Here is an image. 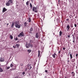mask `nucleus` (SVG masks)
I'll return each mask as SVG.
<instances>
[{"mask_svg":"<svg viewBox=\"0 0 78 78\" xmlns=\"http://www.w3.org/2000/svg\"><path fill=\"white\" fill-rule=\"evenodd\" d=\"M15 26L16 28H20V26L21 25H19V21H16V22L15 23Z\"/></svg>","mask_w":78,"mask_h":78,"instance_id":"f257e3e1","label":"nucleus"},{"mask_svg":"<svg viewBox=\"0 0 78 78\" xmlns=\"http://www.w3.org/2000/svg\"><path fill=\"white\" fill-rule=\"evenodd\" d=\"M13 3V1L12 0H9L8 2L6 3V6H9L12 3Z\"/></svg>","mask_w":78,"mask_h":78,"instance_id":"f03ea898","label":"nucleus"},{"mask_svg":"<svg viewBox=\"0 0 78 78\" xmlns=\"http://www.w3.org/2000/svg\"><path fill=\"white\" fill-rule=\"evenodd\" d=\"M24 36V33H23V31L21 33H20V34L18 35V37H23Z\"/></svg>","mask_w":78,"mask_h":78,"instance_id":"7ed1b4c3","label":"nucleus"},{"mask_svg":"<svg viewBox=\"0 0 78 78\" xmlns=\"http://www.w3.org/2000/svg\"><path fill=\"white\" fill-rule=\"evenodd\" d=\"M37 8L35 7H34L33 8L32 10L34 12H37Z\"/></svg>","mask_w":78,"mask_h":78,"instance_id":"20e7f679","label":"nucleus"},{"mask_svg":"<svg viewBox=\"0 0 78 78\" xmlns=\"http://www.w3.org/2000/svg\"><path fill=\"white\" fill-rule=\"evenodd\" d=\"M70 28V26L69 25H68L66 26V30L68 31H69Z\"/></svg>","mask_w":78,"mask_h":78,"instance_id":"39448f33","label":"nucleus"},{"mask_svg":"<svg viewBox=\"0 0 78 78\" xmlns=\"http://www.w3.org/2000/svg\"><path fill=\"white\" fill-rule=\"evenodd\" d=\"M30 31H28L29 33L31 34L32 33V31H33V27H31L30 29Z\"/></svg>","mask_w":78,"mask_h":78,"instance_id":"423d86ee","label":"nucleus"},{"mask_svg":"<svg viewBox=\"0 0 78 78\" xmlns=\"http://www.w3.org/2000/svg\"><path fill=\"white\" fill-rule=\"evenodd\" d=\"M0 62H4L5 61V58H1L0 59Z\"/></svg>","mask_w":78,"mask_h":78,"instance_id":"0eeeda50","label":"nucleus"},{"mask_svg":"<svg viewBox=\"0 0 78 78\" xmlns=\"http://www.w3.org/2000/svg\"><path fill=\"white\" fill-rule=\"evenodd\" d=\"M6 11H7V9H6L5 7H4L3 8L2 12H6Z\"/></svg>","mask_w":78,"mask_h":78,"instance_id":"6e6552de","label":"nucleus"},{"mask_svg":"<svg viewBox=\"0 0 78 78\" xmlns=\"http://www.w3.org/2000/svg\"><path fill=\"white\" fill-rule=\"evenodd\" d=\"M26 46L27 48H28L30 47V43H29L28 44H26Z\"/></svg>","mask_w":78,"mask_h":78,"instance_id":"1a4fd4ad","label":"nucleus"},{"mask_svg":"<svg viewBox=\"0 0 78 78\" xmlns=\"http://www.w3.org/2000/svg\"><path fill=\"white\" fill-rule=\"evenodd\" d=\"M39 34L38 33H37L36 34V37L37 38H39Z\"/></svg>","mask_w":78,"mask_h":78,"instance_id":"9d476101","label":"nucleus"},{"mask_svg":"<svg viewBox=\"0 0 78 78\" xmlns=\"http://www.w3.org/2000/svg\"><path fill=\"white\" fill-rule=\"evenodd\" d=\"M71 75L72 76H75V73H74V72H72L71 73Z\"/></svg>","mask_w":78,"mask_h":78,"instance_id":"9b49d317","label":"nucleus"},{"mask_svg":"<svg viewBox=\"0 0 78 78\" xmlns=\"http://www.w3.org/2000/svg\"><path fill=\"white\" fill-rule=\"evenodd\" d=\"M62 32L61 31H60L59 32V36H62Z\"/></svg>","mask_w":78,"mask_h":78,"instance_id":"f8f14e48","label":"nucleus"},{"mask_svg":"<svg viewBox=\"0 0 78 78\" xmlns=\"http://www.w3.org/2000/svg\"><path fill=\"white\" fill-rule=\"evenodd\" d=\"M27 25V23L26 22H25L24 23V27H26Z\"/></svg>","mask_w":78,"mask_h":78,"instance_id":"ddd939ff","label":"nucleus"},{"mask_svg":"<svg viewBox=\"0 0 78 78\" xmlns=\"http://www.w3.org/2000/svg\"><path fill=\"white\" fill-rule=\"evenodd\" d=\"M14 23H12V24L11 25V28H14Z\"/></svg>","mask_w":78,"mask_h":78,"instance_id":"4468645a","label":"nucleus"},{"mask_svg":"<svg viewBox=\"0 0 78 78\" xmlns=\"http://www.w3.org/2000/svg\"><path fill=\"white\" fill-rule=\"evenodd\" d=\"M29 3H30V1H27L26 3V5L28 6L29 5Z\"/></svg>","mask_w":78,"mask_h":78,"instance_id":"2eb2a0df","label":"nucleus"},{"mask_svg":"<svg viewBox=\"0 0 78 78\" xmlns=\"http://www.w3.org/2000/svg\"><path fill=\"white\" fill-rule=\"evenodd\" d=\"M70 27L71 28H73V23H71L70 24Z\"/></svg>","mask_w":78,"mask_h":78,"instance_id":"dca6fc26","label":"nucleus"},{"mask_svg":"<svg viewBox=\"0 0 78 78\" xmlns=\"http://www.w3.org/2000/svg\"><path fill=\"white\" fill-rule=\"evenodd\" d=\"M28 22H31V20L30 18H29L28 20H27Z\"/></svg>","mask_w":78,"mask_h":78,"instance_id":"f3484780","label":"nucleus"},{"mask_svg":"<svg viewBox=\"0 0 78 78\" xmlns=\"http://www.w3.org/2000/svg\"><path fill=\"white\" fill-rule=\"evenodd\" d=\"M3 72V69H2V68L0 67V72Z\"/></svg>","mask_w":78,"mask_h":78,"instance_id":"a211bd4d","label":"nucleus"},{"mask_svg":"<svg viewBox=\"0 0 78 78\" xmlns=\"http://www.w3.org/2000/svg\"><path fill=\"white\" fill-rule=\"evenodd\" d=\"M70 56L71 59H72V58H73V57H72V54H71V53L70 54Z\"/></svg>","mask_w":78,"mask_h":78,"instance_id":"6ab92c4d","label":"nucleus"},{"mask_svg":"<svg viewBox=\"0 0 78 78\" xmlns=\"http://www.w3.org/2000/svg\"><path fill=\"white\" fill-rule=\"evenodd\" d=\"M71 61L72 62H74L75 61V59H74L71 60Z\"/></svg>","mask_w":78,"mask_h":78,"instance_id":"aec40b11","label":"nucleus"},{"mask_svg":"<svg viewBox=\"0 0 78 78\" xmlns=\"http://www.w3.org/2000/svg\"><path fill=\"white\" fill-rule=\"evenodd\" d=\"M10 38L11 39H13V37L12 36V35H10Z\"/></svg>","mask_w":78,"mask_h":78,"instance_id":"412c9836","label":"nucleus"},{"mask_svg":"<svg viewBox=\"0 0 78 78\" xmlns=\"http://www.w3.org/2000/svg\"><path fill=\"white\" fill-rule=\"evenodd\" d=\"M15 46H16V47H17V48H19V47H20V45L19 44H16V45Z\"/></svg>","mask_w":78,"mask_h":78,"instance_id":"4be33fe9","label":"nucleus"},{"mask_svg":"<svg viewBox=\"0 0 78 78\" xmlns=\"http://www.w3.org/2000/svg\"><path fill=\"white\" fill-rule=\"evenodd\" d=\"M27 51L28 53H30V52L31 51V50L30 49L28 50H27Z\"/></svg>","mask_w":78,"mask_h":78,"instance_id":"5701e85b","label":"nucleus"},{"mask_svg":"<svg viewBox=\"0 0 78 78\" xmlns=\"http://www.w3.org/2000/svg\"><path fill=\"white\" fill-rule=\"evenodd\" d=\"M30 7L31 9H32V7H33V5H32L31 3H30Z\"/></svg>","mask_w":78,"mask_h":78,"instance_id":"b1692460","label":"nucleus"},{"mask_svg":"<svg viewBox=\"0 0 78 78\" xmlns=\"http://www.w3.org/2000/svg\"><path fill=\"white\" fill-rule=\"evenodd\" d=\"M14 66V65H13V64L11 63L10 65V67H12Z\"/></svg>","mask_w":78,"mask_h":78,"instance_id":"393cba45","label":"nucleus"},{"mask_svg":"<svg viewBox=\"0 0 78 78\" xmlns=\"http://www.w3.org/2000/svg\"><path fill=\"white\" fill-rule=\"evenodd\" d=\"M38 57H39L40 56V51H38Z\"/></svg>","mask_w":78,"mask_h":78,"instance_id":"a878e982","label":"nucleus"},{"mask_svg":"<svg viewBox=\"0 0 78 78\" xmlns=\"http://www.w3.org/2000/svg\"><path fill=\"white\" fill-rule=\"evenodd\" d=\"M72 36H73V39H75V36H74V35L73 34H72Z\"/></svg>","mask_w":78,"mask_h":78,"instance_id":"bb28decb","label":"nucleus"},{"mask_svg":"<svg viewBox=\"0 0 78 78\" xmlns=\"http://www.w3.org/2000/svg\"><path fill=\"white\" fill-rule=\"evenodd\" d=\"M73 42L74 44H75V39H73Z\"/></svg>","mask_w":78,"mask_h":78,"instance_id":"cd10ccee","label":"nucleus"},{"mask_svg":"<svg viewBox=\"0 0 78 78\" xmlns=\"http://www.w3.org/2000/svg\"><path fill=\"white\" fill-rule=\"evenodd\" d=\"M30 47L32 48L33 47V44H30Z\"/></svg>","mask_w":78,"mask_h":78,"instance_id":"c85d7f7f","label":"nucleus"},{"mask_svg":"<svg viewBox=\"0 0 78 78\" xmlns=\"http://www.w3.org/2000/svg\"><path fill=\"white\" fill-rule=\"evenodd\" d=\"M52 56L54 58H55V55H54V54L52 55Z\"/></svg>","mask_w":78,"mask_h":78,"instance_id":"c756f323","label":"nucleus"},{"mask_svg":"<svg viewBox=\"0 0 78 78\" xmlns=\"http://www.w3.org/2000/svg\"><path fill=\"white\" fill-rule=\"evenodd\" d=\"M6 67L7 68L6 69H10V66H9L8 67Z\"/></svg>","mask_w":78,"mask_h":78,"instance_id":"7c9ffc66","label":"nucleus"},{"mask_svg":"<svg viewBox=\"0 0 78 78\" xmlns=\"http://www.w3.org/2000/svg\"><path fill=\"white\" fill-rule=\"evenodd\" d=\"M22 74H23V75H25V72H23L22 73Z\"/></svg>","mask_w":78,"mask_h":78,"instance_id":"2f4dec72","label":"nucleus"},{"mask_svg":"<svg viewBox=\"0 0 78 78\" xmlns=\"http://www.w3.org/2000/svg\"><path fill=\"white\" fill-rule=\"evenodd\" d=\"M11 71H12V70H15V68L12 69H11Z\"/></svg>","mask_w":78,"mask_h":78,"instance_id":"473e14b6","label":"nucleus"},{"mask_svg":"<svg viewBox=\"0 0 78 78\" xmlns=\"http://www.w3.org/2000/svg\"><path fill=\"white\" fill-rule=\"evenodd\" d=\"M74 27H77V25H76V24H74Z\"/></svg>","mask_w":78,"mask_h":78,"instance_id":"72a5a7b5","label":"nucleus"},{"mask_svg":"<svg viewBox=\"0 0 78 78\" xmlns=\"http://www.w3.org/2000/svg\"><path fill=\"white\" fill-rule=\"evenodd\" d=\"M20 66H23V63H21L20 64Z\"/></svg>","mask_w":78,"mask_h":78,"instance_id":"f704fd0d","label":"nucleus"},{"mask_svg":"<svg viewBox=\"0 0 78 78\" xmlns=\"http://www.w3.org/2000/svg\"><path fill=\"white\" fill-rule=\"evenodd\" d=\"M30 66H27V69H30Z\"/></svg>","mask_w":78,"mask_h":78,"instance_id":"c9c22d12","label":"nucleus"},{"mask_svg":"<svg viewBox=\"0 0 78 78\" xmlns=\"http://www.w3.org/2000/svg\"><path fill=\"white\" fill-rule=\"evenodd\" d=\"M66 20L68 22V21H69V19H66Z\"/></svg>","mask_w":78,"mask_h":78,"instance_id":"e433bc0d","label":"nucleus"},{"mask_svg":"<svg viewBox=\"0 0 78 78\" xmlns=\"http://www.w3.org/2000/svg\"><path fill=\"white\" fill-rule=\"evenodd\" d=\"M60 56L61 57H63V55L62 54H61L60 55Z\"/></svg>","mask_w":78,"mask_h":78,"instance_id":"4c0bfd02","label":"nucleus"},{"mask_svg":"<svg viewBox=\"0 0 78 78\" xmlns=\"http://www.w3.org/2000/svg\"><path fill=\"white\" fill-rule=\"evenodd\" d=\"M68 37H69V38L70 37V35H68Z\"/></svg>","mask_w":78,"mask_h":78,"instance_id":"58836bf2","label":"nucleus"},{"mask_svg":"<svg viewBox=\"0 0 78 78\" xmlns=\"http://www.w3.org/2000/svg\"><path fill=\"white\" fill-rule=\"evenodd\" d=\"M13 48H16V46L15 45V46H13Z\"/></svg>","mask_w":78,"mask_h":78,"instance_id":"ea45409f","label":"nucleus"},{"mask_svg":"<svg viewBox=\"0 0 78 78\" xmlns=\"http://www.w3.org/2000/svg\"><path fill=\"white\" fill-rule=\"evenodd\" d=\"M63 50H66V48H63Z\"/></svg>","mask_w":78,"mask_h":78,"instance_id":"a19ab883","label":"nucleus"},{"mask_svg":"<svg viewBox=\"0 0 78 78\" xmlns=\"http://www.w3.org/2000/svg\"><path fill=\"white\" fill-rule=\"evenodd\" d=\"M31 68H32V67L30 66L29 69H31Z\"/></svg>","mask_w":78,"mask_h":78,"instance_id":"79ce46f5","label":"nucleus"},{"mask_svg":"<svg viewBox=\"0 0 78 78\" xmlns=\"http://www.w3.org/2000/svg\"><path fill=\"white\" fill-rule=\"evenodd\" d=\"M15 40L16 41H17V40H18V38L17 37H16V38L15 39Z\"/></svg>","mask_w":78,"mask_h":78,"instance_id":"37998d69","label":"nucleus"},{"mask_svg":"<svg viewBox=\"0 0 78 78\" xmlns=\"http://www.w3.org/2000/svg\"><path fill=\"white\" fill-rule=\"evenodd\" d=\"M53 55H55V56L56 55H57L55 53Z\"/></svg>","mask_w":78,"mask_h":78,"instance_id":"c03bdc74","label":"nucleus"},{"mask_svg":"<svg viewBox=\"0 0 78 78\" xmlns=\"http://www.w3.org/2000/svg\"><path fill=\"white\" fill-rule=\"evenodd\" d=\"M78 56V54H77L76 55V57H77V56Z\"/></svg>","mask_w":78,"mask_h":78,"instance_id":"a18cd8bd","label":"nucleus"},{"mask_svg":"<svg viewBox=\"0 0 78 78\" xmlns=\"http://www.w3.org/2000/svg\"><path fill=\"white\" fill-rule=\"evenodd\" d=\"M45 72H46V73H47V72H48V71H47V70H45Z\"/></svg>","mask_w":78,"mask_h":78,"instance_id":"49530a36","label":"nucleus"},{"mask_svg":"<svg viewBox=\"0 0 78 78\" xmlns=\"http://www.w3.org/2000/svg\"><path fill=\"white\" fill-rule=\"evenodd\" d=\"M14 78H19V77H18V76H16Z\"/></svg>","mask_w":78,"mask_h":78,"instance_id":"de8ad7c7","label":"nucleus"},{"mask_svg":"<svg viewBox=\"0 0 78 78\" xmlns=\"http://www.w3.org/2000/svg\"><path fill=\"white\" fill-rule=\"evenodd\" d=\"M7 26H8V25H9V23H7Z\"/></svg>","mask_w":78,"mask_h":78,"instance_id":"09e8293b","label":"nucleus"},{"mask_svg":"<svg viewBox=\"0 0 78 78\" xmlns=\"http://www.w3.org/2000/svg\"><path fill=\"white\" fill-rule=\"evenodd\" d=\"M26 71H27V68H26V69H25Z\"/></svg>","mask_w":78,"mask_h":78,"instance_id":"8fccbe9b","label":"nucleus"},{"mask_svg":"<svg viewBox=\"0 0 78 78\" xmlns=\"http://www.w3.org/2000/svg\"><path fill=\"white\" fill-rule=\"evenodd\" d=\"M69 62V60H68V62Z\"/></svg>","mask_w":78,"mask_h":78,"instance_id":"3c124183","label":"nucleus"},{"mask_svg":"<svg viewBox=\"0 0 78 78\" xmlns=\"http://www.w3.org/2000/svg\"><path fill=\"white\" fill-rule=\"evenodd\" d=\"M60 53V51H58V53Z\"/></svg>","mask_w":78,"mask_h":78,"instance_id":"603ef678","label":"nucleus"},{"mask_svg":"<svg viewBox=\"0 0 78 78\" xmlns=\"http://www.w3.org/2000/svg\"><path fill=\"white\" fill-rule=\"evenodd\" d=\"M69 17L70 18H71V17L70 16H69Z\"/></svg>","mask_w":78,"mask_h":78,"instance_id":"864d4df0","label":"nucleus"},{"mask_svg":"<svg viewBox=\"0 0 78 78\" xmlns=\"http://www.w3.org/2000/svg\"><path fill=\"white\" fill-rule=\"evenodd\" d=\"M67 78V77H66V76L65 77V78Z\"/></svg>","mask_w":78,"mask_h":78,"instance_id":"5fc2aeb1","label":"nucleus"},{"mask_svg":"<svg viewBox=\"0 0 78 78\" xmlns=\"http://www.w3.org/2000/svg\"><path fill=\"white\" fill-rule=\"evenodd\" d=\"M6 24V23H5V24H4V25H5Z\"/></svg>","mask_w":78,"mask_h":78,"instance_id":"6e6d98bb","label":"nucleus"},{"mask_svg":"<svg viewBox=\"0 0 78 78\" xmlns=\"http://www.w3.org/2000/svg\"><path fill=\"white\" fill-rule=\"evenodd\" d=\"M17 48V46H16V48Z\"/></svg>","mask_w":78,"mask_h":78,"instance_id":"4d7b16f0","label":"nucleus"},{"mask_svg":"<svg viewBox=\"0 0 78 78\" xmlns=\"http://www.w3.org/2000/svg\"><path fill=\"white\" fill-rule=\"evenodd\" d=\"M71 16H72V15H70Z\"/></svg>","mask_w":78,"mask_h":78,"instance_id":"13d9d810","label":"nucleus"}]
</instances>
